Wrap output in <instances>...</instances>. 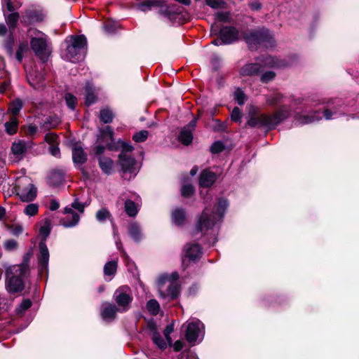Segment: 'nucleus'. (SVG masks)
Listing matches in <instances>:
<instances>
[{
	"mask_svg": "<svg viewBox=\"0 0 359 359\" xmlns=\"http://www.w3.org/2000/svg\"><path fill=\"white\" fill-rule=\"evenodd\" d=\"M266 102L271 107H278L277 109L271 114H260L251 116L248 120L250 127L266 128L273 129L281 122L288 118L292 114L293 107L294 117L299 124H309L318 121L324 118L325 120L336 119L348 111V106L340 98H329L322 100H314V105L323 104L322 112L318 110L311 111L308 115L301 114L298 106L304 105V100L294 99L286 96L279 92H273L266 96Z\"/></svg>",
	"mask_w": 359,
	"mask_h": 359,
	"instance_id": "1",
	"label": "nucleus"
},
{
	"mask_svg": "<svg viewBox=\"0 0 359 359\" xmlns=\"http://www.w3.org/2000/svg\"><path fill=\"white\" fill-rule=\"evenodd\" d=\"M113 135L114 133L110 126L101 128L95 146V151L97 154L100 155L106 148L111 151L121 149V153L118 155L119 165L123 172V177L129 180L137 175L140 168V164L132 156L133 147L120 140L115 142Z\"/></svg>",
	"mask_w": 359,
	"mask_h": 359,
	"instance_id": "2",
	"label": "nucleus"
},
{
	"mask_svg": "<svg viewBox=\"0 0 359 359\" xmlns=\"http://www.w3.org/2000/svg\"><path fill=\"white\" fill-rule=\"evenodd\" d=\"M228 207L229 202L224 198H219L212 209L205 206L198 218L193 237L201 239L210 246L214 245L217 241L219 226Z\"/></svg>",
	"mask_w": 359,
	"mask_h": 359,
	"instance_id": "3",
	"label": "nucleus"
},
{
	"mask_svg": "<svg viewBox=\"0 0 359 359\" xmlns=\"http://www.w3.org/2000/svg\"><path fill=\"white\" fill-rule=\"evenodd\" d=\"M66 49L62 57L71 62H78L85 57L87 50V40L83 35L69 36L65 41Z\"/></svg>",
	"mask_w": 359,
	"mask_h": 359,
	"instance_id": "4",
	"label": "nucleus"
},
{
	"mask_svg": "<svg viewBox=\"0 0 359 359\" xmlns=\"http://www.w3.org/2000/svg\"><path fill=\"white\" fill-rule=\"evenodd\" d=\"M29 271L25 264L14 265L6 271V289L9 294L20 292L25 287L23 278Z\"/></svg>",
	"mask_w": 359,
	"mask_h": 359,
	"instance_id": "5",
	"label": "nucleus"
},
{
	"mask_svg": "<svg viewBox=\"0 0 359 359\" xmlns=\"http://www.w3.org/2000/svg\"><path fill=\"white\" fill-rule=\"evenodd\" d=\"M243 38L250 50H257L261 47L271 48L276 43L272 33L264 27L248 30L243 34Z\"/></svg>",
	"mask_w": 359,
	"mask_h": 359,
	"instance_id": "6",
	"label": "nucleus"
},
{
	"mask_svg": "<svg viewBox=\"0 0 359 359\" xmlns=\"http://www.w3.org/2000/svg\"><path fill=\"white\" fill-rule=\"evenodd\" d=\"M29 35L31 39L30 45L34 53L43 62H46L50 53L48 36L37 29H30Z\"/></svg>",
	"mask_w": 359,
	"mask_h": 359,
	"instance_id": "7",
	"label": "nucleus"
},
{
	"mask_svg": "<svg viewBox=\"0 0 359 359\" xmlns=\"http://www.w3.org/2000/svg\"><path fill=\"white\" fill-rule=\"evenodd\" d=\"M16 195L20 200L25 203L33 201L37 196V189L32 180L24 176L18 180L15 187Z\"/></svg>",
	"mask_w": 359,
	"mask_h": 359,
	"instance_id": "8",
	"label": "nucleus"
},
{
	"mask_svg": "<svg viewBox=\"0 0 359 359\" xmlns=\"http://www.w3.org/2000/svg\"><path fill=\"white\" fill-rule=\"evenodd\" d=\"M185 337L191 345L202 341L205 334L204 325L198 319H191L187 323Z\"/></svg>",
	"mask_w": 359,
	"mask_h": 359,
	"instance_id": "9",
	"label": "nucleus"
},
{
	"mask_svg": "<svg viewBox=\"0 0 359 359\" xmlns=\"http://www.w3.org/2000/svg\"><path fill=\"white\" fill-rule=\"evenodd\" d=\"M114 299L119 309V312H126L129 310L133 299L130 288L126 285L119 287L114 294Z\"/></svg>",
	"mask_w": 359,
	"mask_h": 359,
	"instance_id": "10",
	"label": "nucleus"
},
{
	"mask_svg": "<svg viewBox=\"0 0 359 359\" xmlns=\"http://www.w3.org/2000/svg\"><path fill=\"white\" fill-rule=\"evenodd\" d=\"M46 13L39 5L29 6L22 15L21 20L25 25L41 22L46 18Z\"/></svg>",
	"mask_w": 359,
	"mask_h": 359,
	"instance_id": "11",
	"label": "nucleus"
},
{
	"mask_svg": "<svg viewBox=\"0 0 359 359\" xmlns=\"http://www.w3.org/2000/svg\"><path fill=\"white\" fill-rule=\"evenodd\" d=\"M217 180V175L215 172L205 170L200 174L199 184L202 188L200 191L201 196L205 203L211 198L209 190L207 188L211 187Z\"/></svg>",
	"mask_w": 359,
	"mask_h": 359,
	"instance_id": "12",
	"label": "nucleus"
},
{
	"mask_svg": "<svg viewBox=\"0 0 359 359\" xmlns=\"http://www.w3.org/2000/svg\"><path fill=\"white\" fill-rule=\"evenodd\" d=\"M39 254L37 257L39 270L41 276L46 273L48 269L49 251L46 242L41 241L39 244Z\"/></svg>",
	"mask_w": 359,
	"mask_h": 359,
	"instance_id": "13",
	"label": "nucleus"
},
{
	"mask_svg": "<svg viewBox=\"0 0 359 359\" xmlns=\"http://www.w3.org/2000/svg\"><path fill=\"white\" fill-rule=\"evenodd\" d=\"M64 214L66 217L60 219V223L65 228H72L76 226L80 220V215L81 214L75 212L70 207L67 206L64 209Z\"/></svg>",
	"mask_w": 359,
	"mask_h": 359,
	"instance_id": "14",
	"label": "nucleus"
},
{
	"mask_svg": "<svg viewBox=\"0 0 359 359\" xmlns=\"http://www.w3.org/2000/svg\"><path fill=\"white\" fill-rule=\"evenodd\" d=\"M29 83L35 89H40L45 86V78L43 72L32 69L27 72Z\"/></svg>",
	"mask_w": 359,
	"mask_h": 359,
	"instance_id": "15",
	"label": "nucleus"
},
{
	"mask_svg": "<svg viewBox=\"0 0 359 359\" xmlns=\"http://www.w3.org/2000/svg\"><path fill=\"white\" fill-rule=\"evenodd\" d=\"M219 33L226 44H231L239 38L238 30L234 27L223 26L220 28Z\"/></svg>",
	"mask_w": 359,
	"mask_h": 359,
	"instance_id": "16",
	"label": "nucleus"
},
{
	"mask_svg": "<svg viewBox=\"0 0 359 359\" xmlns=\"http://www.w3.org/2000/svg\"><path fill=\"white\" fill-rule=\"evenodd\" d=\"M6 6L7 10L11 12V13L6 17V23L10 29H14L17 25V22L19 20V14L18 13L13 12L14 7L12 4L11 0H3L2 6L3 8L4 6Z\"/></svg>",
	"mask_w": 359,
	"mask_h": 359,
	"instance_id": "17",
	"label": "nucleus"
},
{
	"mask_svg": "<svg viewBox=\"0 0 359 359\" xmlns=\"http://www.w3.org/2000/svg\"><path fill=\"white\" fill-rule=\"evenodd\" d=\"M119 309L110 303H103L101 309V316L106 321H112L116 318Z\"/></svg>",
	"mask_w": 359,
	"mask_h": 359,
	"instance_id": "18",
	"label": "nucleus"
},
{
	"mask_svg": "<svg viewBox=\"0 0 359 359\" xmlns=\"http://www.w3.org/2000/svg\"><path fill=\"white\" fill-rule=\"evenodd\" d=\"M32 147V142L30 141H25L24 140H19L13 143L11 151L13 154L18 157H22L27 152L28 149Z\"/></svg>",
	"mask_w": 359,
	"mask_h": 359,
	"instance_id": "19",
	"label": "nucleus"
},
{
	"mask_svg": "<svg viewBox=\"0 0 359 359\" xmlns=\"http://www.w3.org/2000/svg\"><path fill=\"white\" fill-rule=\"evenodd\" d=\"M262 67L259 63H248L243 65L239 70V74L242 76H253L259 74Z\"/></svg>",
	"mask_w": 359,
	"mask_h": 359,
	"instance_id": "20",
	"label": "nucleus"
},
{
	"mask_svg": "<svg viewBox=\"0 0 359 359\" xmlns=\"http://www.w3.org/2000/svg\"><path fill=\"white\" fill-rule=\"evenodd\" d=\"M184 255L190 260L196 261L201 257V248L198 244L189 243L184 247Z\"/></svg>",
	"mask_w": 359,
	"mask_h": 359,
	"instance_id": "21",
	"label": "nucleus"
},
{
	"mask_svg": "<svg viewBox=\"0 0 359 359\" xmlns=\"http://www.w3.org/2000/svg\"><path fill=\"white\" fill-rule=\"evenodd\" d=\"M160 296L163 298L169 297L174 299L177 298L180 294V286L177 282L170 281L166 293L162 291V286L158 285Z\"/></svg>",
	"mask_w": 359,
	"mask_h": 359,
	"instance_id": "22",
	"label": "nucleus"
},
{
	"mask_svg": "<svg viewBox=\"0 0 359 359\" xmlns=\"http://www.w3.org/2000/svg\"><path fill=\"white\" fill-rule=\"evenodd\" d=\"M187 214L184 209L177 208L172 212V222L175 225L182 226L185 224Z\"/></svg>",
	"mask_w": 359,
	"mask_h": 359,
	"instance_id": "23",
	"label": "nucleus"
},
{
	"mask_svg": "<svg viewBox=\"0 0 359 359\" xmlns=\"http://www.w3.org/2000/svg\"><path fill=\"white\" fill-rule=\"evenodd\" d=\"M99 165L102 171L107 175H111L114 172V161L109 157L101 156L98 159Z\"/></svg>",
	"mask_w": 359,
	"mask_h": 359,
	"instance_id": "24",
	"label": "nucleus"
},
{
	"mask_svg": "<svg viewBox=\"0 0 359 359\" xmlns=\"http://www.w3.org/2000/svg\"><path fill=\"white\" fill-rule=\"evenodd\" d=\"M97 101L95 89L90 82H86L85 86V103L90 106Z\"/></svg>",
	"mask_w": 359,
	"mask_h": 359,
	"instance_id": "25",
	"label": "nucleus"
},
{
	"mask_svg": "<svg viewBox=\"0 0 359 359\" xmlns=\"http://www.w3.org/2000/svg\"><path fill=\"white\" fill-rule=\"evenodd\" d=\"M262 62L267 67L280 68L288 65V63L285 60L271 56L264 57Z\"/></svg>",
	"mask_w": 359,
	"mask_h": 359,
	"instance_id": "26",
	"label": "nucleus"
},
{
	"mask_svg": "<svg viewBox=\"0 0 359 359\" xmlns=\"http://www.w3.org/2000/svg\"><path fill=\"white\" fill-rule=\"evenodd\" d=\"M72 158L74 163L83 164L87 160V155L81 147L76 145L72 149Z\"/></svg>",
	"mask_w": 359,
	"mask_h": 359,
	"instance_id": "27",
	"label": "nucleus"
},
{
	"mask_svg": "<svg viewBox=\"0 0 359 359\" xmlns=\"http://www.w3.org/2000/svg\"><path fill=\"white\" fill-rule=\"evenodd\" d=\"M95 217H96V219L100 222H103L107 219H110V221L111 222V224H112V227H113V231H114V235L117 233V229L113 222L111 215L107 209L102 208V209L99 210L96 212Z\"/></svg>",
	"mask_w": 359,
	"mask_h": 359,
	"instance_id": "28",
	"label": "nucleus"
},
{
	"mask_svg": "<svg viewBox=\"0 0 359 359\" xmlns=\"http://www.w3.org/2000/svg\"><path fill=\"white\" fill-rule=\"evenodd\" d=\"M64 175L59 170L52 171L48 177V183L54 187L59 186L64 181Z\"/></svg>",
	"mask_w": 359,
	"mask_h": 359,
	"instance_id": "29",
	"label": "nucleus"
},
{
	"mask_svg": "<svg viewBox=\"0 0 359 359\" xmlns=\"http://www.w3.org/2000/svg\"><path fill=\"white\" fill-rule=\"evenodd\" d=\"M163 3L162 0H144L138 5V8L142 11H147L154 7H161Z\"/></svg>",
	"mask_w": 359,
	"mask_h": 359,
	"instance_id": "30",
	"label": "nucleus"
},
{
	"mask_svg": "<svg viewBox=\"0 0 359 359\" xmlns=\"http://www.w3.org/2000/svg\"><path fill=\"white\" fill-rule=\"evenodd\" d=\"M153 343L161 350L163 351L167 348V343L161 334L154 329L151 335Z\"/></svg>",
	"mask_w": 359,
	"mask_h": 359,
	"instance_id": "31",
	"label": "nucleus"
},
{
	"mask_svg": "<svg viewBox=\"0 0 359 359\" xmlns=\"http://www.w3.org/2000/svg\"><path fill=\"white\" fill-rule=\"evenodd\" d=\"M128 233L135 241H140L142 238V233L140 225L135 222L128 226Z\"/></svg>",
	"mask_w": 359,
	"mask_h": 359,
	"instance_id": "32",
	"label": "nucleus"
},
{
	"mask_svg": "<svg viewBox=\"0 0 359 359\" xmlns=\"http://www.w3.org/2000/svg\"><path fill=\"white\" fill-rule=\"evenodd\" d=\"M6 132L13 135L16 133L18 127V121L15 116L11 117L10 120L4 123Z\"/></svg>",
	"mask_w": 359,
	"mask_h": 359,
	"instance_id": "33",
	"label": "nucleus"
},
{
	"mask_svg": "<svg viewBox=\"0 0 359 359\" xmlns=\"http://www.w3.org/2000/svg\"><path fill=\"white\" fill-rule=\"evenodd\" d=\"M138 205L132 200L128 199L125 201V211L129 217H135L138 213Z\"/></svg>",
	"mask_w": 359,
	"mask_h": 359,
	"instance_id": "34",
	"label": "nucleus"
},
{
	"mask_svg": "<svg viewBox=\"0 0 359 359\" xmlns=\"http://www.w3.org/2000/svg\"><path fill=\"white\" fill-rule=\"evenodd\" d=\"M193 140V132L188 128H183L179 135V140L184 145H189Z\"/></svg>",
	"mask_w": 359,
	"mask_h": 359,
	"instance_id": "35",
	"label": "nucleus"
},
{
	"mask_svg": "<svg viewBox=\"0 0 359 359\" xmlns=\"http://www.w3.org/2000/svg\"><path fill=\"white\" fill-rule=\"evenodd\" d=\"M50 231H51V221L49 219L46 218L43 221V224L41 225V226L40 227V229H39V233L42 237L41 241H44V242H46V240L48 238V236H49Z\"/></svg>",
	"mask_w": 359,
	"mask_h": 359,
	"instance_id": "36",
	"label": "nucleus"
},
{
	"mask_svg": "<svg viewBox=\"0 0 359 359\" xmlns=\"http://www.w3.org/2000/svg\"><path fill=\"white\" fill-rule=\"evenodd\" d=\"M119 27V24L116 21H113L111 20H107L103 25L104 30L107 34H114Z\"/></svg>",
	"mask_w": 359,
	"mask_h": 359,
	"instance_id": "37",
	"label": "nucleus"
},
{
	"mask_svg": "<svg viewBox=\"0 0 359 359\" xmlns=\"http://www.w3.org/2000/svg\"><path fill=\"white\" fill-rule=\"evenodd\" d=\"M100 118L104 123H111L114 118V114L109 109L104 108L100 110Z\"/></svg>",
	"mask_w": 359,
	"mask_h": 359,
	"instance_id": "38",
	"label": "nucleus"
},
{
	"mask_svg": "<svg viewBox=\"0 0 359 359\" xmlns=\"http://www.w3.org/2000/svg\"><path fill=\"white\" fill-rule=\"evenodd\" d=\"M147 309L152 316H156L160 311V305L156 299H150L147 303Z\"/></svg>",
	"mask_w": 359,
	"mask_h": 359,
	"instance_id": "39",
	"label": "nucleus"
},
{
	"mask_svg": "<svg viewBox=\"0 0 359 359\" xmlns=\"http://www.w3.org/2000/svg\"><path fill=\"white\" fill-rule=\"evenodd\" d=\"M117 269V261H110L105 264L104 266V273L105 276H113L116 273Z\"/></svg>",
	"mask_w": 359,
	"mask_h": 359,
	"instance_id": "40",
	"label": "nucleus"
},
{
	"mask_svg": "<svg viewBox=\"0 0 359 359\" xmlns=\"http://www.w3.org/2000/svg\"><path fill=\"white\" fill-rule=\"evenodd\" d=\"M22 107V102L20 100H15L9 107V111L13 114V116H15L18 114Z\"/></svg>",
	"mask_w": 359,
	"mask_h": 359,
	"instance_id": "41",
	"label": "nucleus"
},
{
	"mask_svg": "<svg viewBox=\"0 0 359 359\" xmlns=\"http://www.w3.org/2000/svg\"><path fill=\"white\" fill-rule=\"evenodd\" d=\"M64 98L67 107L70 109L74 110L77 104L76 97L72 95V93H65Z\"/></svg>",
	"mask_w": 359,
	"mask_h": 359,
	"instance_id": "42",
	"label": "nucleus"
},
{
	"mask_svg": "<svg viewBox=\"0 0 359 359\" xmlns=\"http://www.w3.org/2000/svg\"><path fill=\"white\" fill-rule=\"evenodd\" d=\"M32 303L29 299H24L20 304L16 307L15 312L18 315H22L27 309H29Z\"/></svg>",
	"mask_w": 359,
	"mask_h": 359,
	"instance_id": "43",
	"label": "nucleus"
},
{
	"mask_svg": "<svg viewBox=\"0 0 359 359\" xmlns=\"http://www.w3.org/2000/svg\"><path fill=\"white\" fill-rule=\"evenodd\" d=\"M234 99L239 105H243L247 100V96L241 88H236L233 93Z\"/></svg>",
	"mask_w": 359,
	"mask_h": 359,
	"instance_id": "44",
	"label": "nucleus"
},
{
	"mask_svg": "<svg viewBox=\"0 0 359 359\" xmlns=\"http://www.w3.org/2000/svg\"><path fill=\"white\" fill-rule=\"evenodd\" d=\"M39 208L37 203H29L25 208L24 213L29 217L34 216L38 213Z\"/></svg>",
	"mask_w": 359,
	"mask_h": 359,
	"instance_id": "45",
	"label": "nucleus"
},
{
	"mask_svg": "<svg viewBox=\"0 0 359 359\" xmlns=\"http://www.w3.org/2000/svg\"><path fill=\"white\" fill-rule=\"evenodd\" d=\"M215 20L222 22H230L231 14L226 11H219L215 14Z\"/></svg>",
	"mask_w": 359,
	"mask_h": 359,
	"instance_id": "46",
	"label": "nucleus"
},
{
	"mask_svg": "<svg viewBox=\"0 0 359 359\" xmlns=\"http://www.w3.org/2000/svg\"><path fill=\"white\" fill-rule=\"evenodd\" d=\"M149 135V132L146 130H140L133 136V140L136 142H144Z\"/></svg>",
	"mask_w": 359,
	"mask_h": 359,
	"instance_id": "47",
	"label": "nucleus"
},
{
	"mask_svg": "<svg viewBox=\"0 0 359 359\" xmlns=\"http://www.w3.org/2000/svg\"><path fill=\"white\" fill-rule=\"evenodd\" d=\"M206 4L212 8H223L225 7V2L223 0H205Z\"/></svg>",
	"mask_w": 359,
	"mask_h": 359,
	"instance_id": "48",
	"label": "nucleus"
},
{
	"mask_svg": "<svg viewBox=\"0 0 359 359\" xmlns=\"http://www.w3.org/2000/svg\"><path fill=\"white\" fill-rule=\"evenodd\" d=\"M178 277L179 275L177 272L172 273L170 277H168V276H162L159 278L158 285L163 286L166 283V281L168 280H170V278H172L171 281L176 282V280H177Z\"/></svg>",
	"mask_w": 359,
	"mask_h": 359,
	"instance_id": "49",
	"label": "nucleus"
},
{
	"mask_svg": "<svg viewBox=\"0 0 359 359\" xmlns=\"http://www.w3.org/2000/svg\"><path fill=\"white\" fill-rule=\"evenodd\" d=\"M44 140L50 146L59 144L58 136L54 133H47L44 137Z\"/></svg>",
	"mask_w": 359,
	"mask_h": 359,
	"instance_id": "50",
	"label": "nucleus"
},
{
	"mask_svg": "<svg viewBox=\"0 0 359 359\" xmlns=\"http://www.w3.org/2000/svg\"><path fill=\"white\" fill-rule=\"evenodd\" d=\"M173 325L170 324L165 327V328L163 330V335L168 342V344L171 346L172 343V340L170 337L171 333L173 332Z\"/></svg>",
	"mask_w": 359,
	"mask_h": 359,
	"instance_id": "51",
	"label": "nucleus"
},
{
	"mask_svg": "<svg viewBox=\"0 0 359 359\" xmlns=\"http://www.w3.org/2000/svg\"><path fill=\"white\" fill-rule=\"evenodd\" d=\"M181 192L183 196L189 197L194 194V188L191 184H186L182 187Z\"/></svg>",
	"mask_w": 359,
	"mask_h": 359,
	"instance_id": "52",
	"label": "nucleus"
},
{
	"mask_svg": "<svg viewBox=\"0 0 359 359\" xmlns=\"http://www.w3.org/2000/svg\"><path fill=\"white\" fill-rule=\"evenodd\" d=\"M276 74L272 71H267L261 75L260 80L262 83H269L274 79Z\"/></svg>",
	"mask_w": 359,
	"mask_h": 359,
	"instance_id": "53",
	"label": "nucleus"
},
{
	"mask_svg": "<svg viewBox=\"0 0 359 359\" xmlns=\"http://www.w3.org/2000/svg\"><path fill=\"white\" fill-rule=\"evenodd\" d=\"M18 247V243L13 239L6 240L4 243V248L6 251H13Z\"/></svg>",
	"mask_w": 359,
	"mask_h": 359,
	"instance_id": "54",
	"label": "nucleus"
},
{
	"mask_svg": "<svg viewBox=\"0 0 359 359\" xmlns=\"http://www.w3.org/2000/svg\"><path fill=\"white\" fill-rule=\"evenodd\" d=\"M224 149V144L222 142L217 141L212 144L210 151L212 154H218Z\"/></svg>",
	"mask_w": 359,
	"mask_h": 359,
	"instance_id": "55",
	"label": "nucleus"
},
{
	"mask_svg": "<svg viewBox=\"0 0 359 359\" xmlns=\"http://www.w3.org/2000/svg\"><path fill=\"white\" fill-rule=\"evenodd\" d=\"M8 229L11 230V233L15 236H19L23 231L22 226L18 224L15 225H11L8 226Z\"/></svg>",
	"mask_w": 359,
	"mask_h": 359,
	"instance_id": "56",
	"label": "nucleus"
},
{
	"mask_svg": "<svg viewBox=\"0 0 359 359\" xmlns=\"http://www.w3.org/2000/svg\"><path fill=\"white\" fill-rule=\"evenodd\" d=\"M242 117V112L238 107H234L231 114V118L233 121H239Z\"/></svg>",
	"mask_w": 359,
	"mask_h": 359,
	"instance_id": "57",
	"label": "nucleus"
},
{
	"mask_svg": "<svg viewBox=\"0 0 359 359\" xmlns=\"http://www.w3.org/2000/svg\"><path fill=\"white\" fill-rule=\"evenodd\" d=\"M72 210H76L79 213L83 214L84 212V205L80 203L78 199H75L74 201L71 204L70 207Z\"/></svg>",
	"mask_w": 359,
	"mask_h": 359,
	"instance_id": "58",
	"label": "nucleus"
},
{
	"mask_svg": "<svg viewBox=\"0 0 359 359\" xmlns=\"http://www.w3.org/2000/svg\"><path fill=\"white\" fill-rule=\"evenodd\" d=\"M249 7L252 11H259L262 5L259 0H252L249 3Z\"/></svg>",
	"mask_w": 359,
	"mask_h": 359,
	"instance_id": "59",
	"label": "nucleus"
},
{
	"mask_svg": "<svg viewBox=\"0 0 359 359\" xmlns=\"http://www.w3.org/2000/svg\"><path fill=\"white\" fill-rule=\"evenodd\" d=\"M49 151L53 156L59 157L60 154V148L58 147V144H54L52 146H50Z\"/></svg>",
	"mask_w": 359,
	"mask_h": 359,
	"instance_id": "60",
	"label": "nucleus"
},
{
	"mask_svg": "<svg viewBox=\"0 0 359 359\" xmlns=\"http://www.w3.org/2000/svg\"><path fill=\"white\" fill-rule=\"evenodd\" d=\"M38 131V127L36 125L30 124L27 127V135L32 136Z\"/></svg>",
	"mask_w": 359,
	"mask_h": 359,
	"instance_id": "61",
	"label": "nucleus"
},
{
	"mask_svg": "<svg viewBox=\"0 0 359 359\" xmlns=\"http://www.w3.org/2000/svg\"><path fill=\"white\" fill-rule=\"evenodd\" d=\"M59 207H60V203L57 201H56L55 199H52L50 201L49 209L50 210H52V211L56 210L59 208Z\"/></svg>",
	"mask_w": 359,
	"mask_h": 359,
	"instance_id": "62",
	"label": "nucleus"
},
{
	"mask_svg": "<svg viewBox=\"0 0 359 359\" xmlns=\"http://www.w3.org/2000/svg\"><path fill=\"white\" fill-rule=\"evenodd\" d=\"M172 347L175 351H179L184 347V343L181 340H177L172 344Z\"/></svg>",
	"mask_w": 359,
	"mask_h": 359,
	"instance_id": "63",
	"label": "nucleus"
},
{
	"mask_svg": "<svg viewBox=\"0 0 359 359\" xmlns=\"http://www.w3.org/2000/svg\"><path fill=\"white\" fill-rule=\"evenodd\" d=\"M197 123V118H194L193 120H191L189 124L185 126L184 128H188V130H191V131H194L195 129V127L196 126Z\"/></svg>",
	"mask_w": 359,
	"mask_h": 359,
	"instance_id": "64",
	"label": "nucleus"
}]
</instances>
